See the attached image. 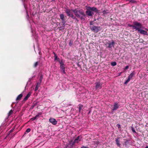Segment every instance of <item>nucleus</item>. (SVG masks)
<instances>
[{
  "mask_svg": "<svg viewBox=\"0 0 148 148\" xmlns=\"http://www.w3.org/2000/svg\"><path fill=\"white\" fill-rule=\"evenodd\" d=\"M75 16L79 18L81 20L84 21L86 18V14L83 10H78L75 9L72 10Z\"/></svg>",
  "mask_w": 148,
  "mask_h": 148,
  "instance_id": "obj_1",
  "label": "nucleus"
},
{
  "mask_svg": "<svg viewBox=\"0 0 148 148\" xmlns=\"http://www.w3.org/2000/svg\"><path fill=\"white\" fill-rule=\"evenodd\" d=\"M86 15L90 16H92L94 14L93 11L96 13H99V10L97 9L94 7H91L90 6L86 7Z\"/></svg>",
  "mask_w": 148,
  "mask_h": 148,
  "instance_id": "obj_2",
  "label": "nucleus"
},
{
  "mask_svg": "<svg viewBox=\"0 0 148 148\" xmlns=\"http://www.w3.org/2000/svg\"><path fill=\"white\" fill-rule=\"evenodd\" d=\"M90 29L91 31L95 34L101 31L102 29V28L100 26L96 25L90 26Z\"/></svg>",
  "mask_w": 148,
  "mask_h": 148,
  "instance_id": "obj_3",
  "label": "nucleus"
},
{
  "mask_svg": "<svg viewBox=\"0 0 148 148\" xmlns=\"http://www.w3.org/2000/svg\"><path fill=\"white\" fill-rule=\"evenodd\" d=\"M60 19L62 21L61 23L62 27H60V30L64 29L65 25L66 22V18H65L64 15L63 14H60Z\"/></svg>",
  "mask_w": 148,
  "mask_h": 148,
  "instance_id": "obj_4",
  "label": "nucleus"
},
{
  "mask_svg": "<svg viewBox=\"0 0 148 148\" xmlns=\"http://www.w3.org/2000/svg\"><path fill=\"white\" fill-rule=\"evenodd\" d=\"M141 25L140 27H138L136 31H137L141 34L147 35L148 34L147 32L141 29L143 28V26L142 23H141Z\"/></svg>",
  "mask_w": 148,
  "mask_h": 148,
  "instance_id": "obj_5",
  "label": "nucleus"
},
{
  "mask_svg": "<svg viewBox=\"0 0 148 148\" xmlns=\"http://www.w3.org/2000/svg\"><path fill=\"white\" fill-rule=\"evenodd\" d=\"M115 44V42L113 40H112L111 42L108 40L105 44V45L106 48H111L112 47H114Z\"/></svg>",
  "mask_w": 148,
  "mask_h": 148,
  "instance_id": "obj_6",
  "label": "nucleus"
},
{
  "mask_svg": "<svg viewBox=\"0 0 148 148\" xmlns=\"http://www.w3.org/2000/svg\"><path fill=\"white\" fill-rule=\"evenodd\" d=\"M134 25H132L130 24H128V26L129 27H132L134 29L136 30L138 27H140L141 25V23L137 22V21H134L133 22Z\"/></svg>",
  "mask_w": 148,
  "mask_h": 148,
  "instance_id": "obj_7",
  "label": "nucleus"
},
{
  "mask_svg": "<svg viewBox=\"0 0 148 148\" xmlns=\"http://www.w3.org/2000/svg\"><path fill=\"white\" fill-rule=\"evenodd\" d=\"M73 10H70L69 9H66L65 11L66 13L67 16H69L73 14L72 12Z\"/></svg>",
  "mask_w": 148,
  "mask_h": 148,
  "instance_id": "obj_8",
  "label": "nucleus"
},
{
  "mask_svg": "<svg viewBox=\"0 0 148 148\" xmlns=\"http://www.w3.org/2000/svg\"><path fill=\"white\" fill-rule=\"evenodd\" d=\"M49 121L53 125H56L57 123V121L55 119L50 118L49 119Z\"/></svg>",
  "mask_w": 148,
  "mask_h": 148,
  "instance_id": "obj_9",
  "label": "nucleus"
},
{
  "mask_svg": "<svg viewBox=\"0 0 148 148\" xmlns=\"http://www.w3.org/2000/svg\"><path fill=\"white\" fill-rule=\"evenodd\" d=\"M120 105L118 103H114L113 106V108L112 110L114 111L116 110L119 108Z\"/></svg>",
  "mask_w": 148,
  "mask_h": 148,
  "instance_id": "obj_10",
  "label": "nucleus"
},
{
  "mask_svg": "<svg viewBox=\"0 0 148 148\" xmlns=\"http://www.w3.org/2000/svg\"><path fill=\"white\" fill-rule=\"evenodd\" d=\"M102 84L99 82H97L96 83L95 86L96 89L97 90L100 89L101 88Z\"/></svg>",
  "mask_w": 148,
  "mask_h": 148,
  "instance_id": "obj_11",
  "label": "nucleus"
},
{
  "mask_svg": "<svg viewBox=\"0 0 148 148\" xmlns=\"http://www.w3.org/2000/svg\"><path fill=\"white\" fill-rule=\"evenodd\" d=\"M31 93L30 92H29L26 95V96L23 99V101L25 102L30 97V95H31Z\"/></svg>",
  "mask_w": 148,
  "mask_h": 148,
  "instance_id": "obj_12",
  "label": "nucleus"
},
{
  "mask_svg": "<svg viewBox=\"0 0 148 148\" xmlns=\"http://www.w3.org/2000/svg\"><path fill=\"white\" fill-rule=\"evenodd\" d=\"M120 137H118L116 138L115 141L116 143V144L117 145V146L120 147L121 146V144L120 143Z\"/></svg>",
  "mask_w": 148,
  "mask_h": 148,
  "instance_id": "obj_13",
  "label": "nucleus"
},
{
  "mask_svg": "<svg viewBox=\"0 0 148 148\" xmlns=\"http://www.w3.org/2000/svg\"><path fill=\"white\" fill-rule=\"evenodd\" d=\"M53 54L54 55V60H57L58 62L60 60L59 58L57 57V55L54 52H53Z\"/></svg>",
  "mask_w": 148,
  "mask_h": 148,
  "instance_id": "obj_14",
  "label": "nucleus"
},
{
  "mask_svg": "<svg viewBox=\"0 0 148 148\" xmlns=\"http://www.w3.org/2000/svg\"><path fill=\"white\" fill-rule=\"evenodd\" d=\"M125 141L124 142L123 144L125 146H127L129 143L130 140L127 139H124Z\"/></svg>",
  "mask_w": 148,
  "mask_h": 148,
  "instance_id": "obj_15",
  "label": "nucleus"
},
{
  "mask_svg": "<svg viewBox=\"0 0 148 148\" xmlns=\"http://www.w3.org/2000/svg\"><path fill=\"white\" fill-rule=\"evenodd\" d=\"M23 95L22 94H20L17 97L16 99V101H18L20 100L21 99V98L23 97Z\"/></svg>",
  "mask_w": 148,
  "mask_h": 148,
  "instance_id": "obj_16",
  "label": "nucleus"
},
{
  "mask_svg": "<svg viewBox=\"0 0 148 148\" xmlns=\"http://www.w3.org/2000/svg\"><path fill=\"white\" fill-rule=\"evenodd\" d=\"M41 83H40V82H38L37 83V85L35 88V91H36L37 90H38L39 87L40 86V85Z\"/></svg>",
  "mask_w": 148,
  "mask_h": 148,
  "instance_id": "obj_17",
  "label": "nucleus"
},
{
  "mask_svg": "<svg viewBox=\"0 0 148 148\" xmlns=\"http://www.w3.org/2000/svg\"><path fill=\"white\" fill-rule=\"evenodd\" d=\"M135 73L134 72H132L130 75L129 76L128 78H129L130 79H131L134 75H135Z\"/></svg>",
  "mask_w": 148,
  "mask_h": 148,
  "instance_id": "obj_18",
  "label": "nucleus"
},
{
  "mask_svg": "<svg viewBox=\"0 0 148 148\" xmlns=\"http://www.w3.org/2000/svg\"><path fill=\"white\" fill-rule=\"evenodd\" d=\"M75 144V143H73V140H71L70 141L69 143V145H70L71 147H72Z\"/></svg>",
  "mask_w": 148,
  "mask_h": 148,
  "instance_id": "obj_19",
  "label": "nucleus"
},
{
  "mask_svg": "<svg viewBox=\"0 0 148 148\" xmlns=\"http://www.w3.org/2000/svg\"><path fill=\"white\" fill-rule=\"evenodd\" d=\"M40 62V61H38L35 62L33 65V67L34 68H36L38 65V64Z\"/></svg>",
  "mask_w": 148,
  "mask_h": 148,
  "instance_id": "obj_20",
  "label": "nucleus"
},
{
  "mask_svg": "<svg viewBox=\"0 0 148 148\" xmlns=\"http://www.w3.org/2000/svg\"><path fill=\"white\" fill-rule=\"evenodd\" d=\"M42 114V112H38L37 114L35 117H36V119L38 118L39 117V116L41 115Z\"/></svg>",
  "mask_w": 148,
  "mask_h": 148,
  "instance_id": "obj_21",
  "label": "nucleus"
},
{
  "mask_svg": "<svg viewBox=\"0 0 148 148\" xmlns=\"http://www.w3.org/2000/svg\"><path fill=\"white\" fill-rule=\"evenodd\" d=\"M83 107V106L81 105H79V111L80 112L82 110V108Z\"/></svg>",
  "mask_w": 148,
  "mask_h": 148,
  "instance_id": "obj_22",
  "label": "nucleus"
},
{
  "mask_svg": "<svg viewBox=\"0 0 148 148\" xmlns=\"http://www.w3.org/2000/svg\"><path fill=\"white\" fill-rule=\"evenodd\" d=\"M43 79V76L42 75H41L40 76V78L39 79V82L41 83L42 80Z\"/></svg>",
  "mask_w": 148,
  "mask_h": 148,
  "instance_id": "obj_23",
  "label": "nucleus"
},
{
  "mask_svg": "<svg viewBox=\"0 0 148 148\" xmlns=\"http://www.w3.org/2000/svg\"><path fill=\"white\" fill-rule=\"evenodd\" d=\"M13 111L12 110H11L8 113V116H10L13 113Z\"/></svg>",
  "mask_w": 148,
  "mask_h": 148,
  "instance_id": "obj_24",
  "label": "nucleus"
},
{
  "mask_svg": "<svg viewBox=\"0 0 148 148\" xmlns=\"http://www.w3.org/2000/svg\"><path fill=\"white\" fill-rule=\"evenodd\" d=\"M58 62H59L60 64V65H65L64 64V63L63 61L62 60H60Z\"/></svg>",
  "mask_w": 148,
  "mask_h": 148,
  "instance_id": "obj_25",
  "label": "nucleus"
},
{
  "mask_svg": "<svg viewBox=\"0 0 148 148\" xmlns=\"http://www.w3.org/2000/svg\"><path fill=\"white\" fill-rule=\"evenodd\" d=\"M111 65L112 66H114L116 65V63L115 62H112Z\"/></svg>",
  "mask_w": 148,
  "mask_h": 148,
  "instance_id": "obj_26",
  "label": "nucleus"
},
{
  "mask_svg": "<svg viewBox=\"0 0 148 148\" xmlns=\"http://www.w3.org/2000/svg\"><path fill=\"white\" fill-rule=\"evenodd\" d=\"M73 40H71L69 42V45L70 46H71L73 44Z\"/></svg>",
  "mask_w": 148,
  "mask_h": 148,
  "instance_id": "obj_27",
  "label": "nucleus"
},
{
  "mask_svg": "<svg viewBox=\"0 0 148 148\" xmlns=\"http://www.w3.org/2000/svg\"><path fill=\"white\" fill-rule=\"evenodd\" d=\"M130 80V79L129 78H128V79L124 82V84H127L129 82Z\"/></svg>",
  "mask_w": 148,
  "mask_h": 148,
  "instance_id": "obj_28",
  "label": "nucleus"
},
{
  "mask_svg": "<svg viewBox=\"0 0 148 148\" xmlns=\"http://www.w3.org/2000/svg\"><path fill=\"white\" fill-rule=\"evenodd\" d=\"M65 65H60V69L61 70L64 69H65Z\"/></svg>",
  "mask_w": 148,
  "mask_h": 148,
  "instance_id": "obj_29",
  "label": "nucleus"
},
{
  "mask_svg": "<svg viewBox=\"0 0 148 148\" xmlns=\"http://www.w3.org/2000/svg\"><path fill=\"white\" fill-rule=\"evenodd\" d=\"M73 141V143H74L75 144L76 143H78L79 142L76 139H75Z\"/></svg>",
  "mask_w": 148,
  "mask_h": 148,
  "instance_id": "obj_30",
  "label": "nucleus"
},
{
  "mask_svg": "<svg viewBox=\"0 0 148 148\" xmlns=\"http://www.w3.org/2000/svg\"><path fill=\"white\" fill-rule=\"evenodd\" d=\"M69 16L71 17L73 19H75L76 18V16H74V15L73 14L71 16Z\"/></svg>",
  "mask_w": 148,
  "mask_h": 148,
  "instance_id": "obj_31",
  "label": "nucleus"
},
{
  "mask_svg": "<svg viewBox=\"0 0 148 148\" xmlns=\"http://www.w3.org/2000/svg\"><path fill=\"white\" fill-rule=\"evenodd\" d=\"M130 2L132 3H136V1L134 0H130Z\"/></svg>",
  "mask_w": 148,
  "mask_h": 148,
  "instance_id": "obj_32",
  "label": "nucleus"
},
{
  "mask_svg": "<svg viewBox=\"0 0 148 148\" xmlns=\"http://www.w3.org/2000/svg\"><path fill=\"white\" fill-rule=\"evenodd\" d=\"M80 138V137L79 136H78L76 138V139L79 140V141H80L81 140V138Z\"/></svg>",
  "mask_w": 148,
  "mask_h": 148,
  "instance_id": "obj_33",
  "label": "nucleus"
},
{
  "mask_svg": "<svg viewBox=\"0 0 148 148\" xmlns=\"http://www.w3.org/2000/svg\"><path fill=\"white\" fill-rule=\"evenodd\" d=\"M31 131V129L30 128H28L26 130V132H27V133H28L29 132Z\"/></svg>",
  "mask_w": 148,
  "mask_h": 148,
  "instance_id": "obj_34",
  "label": "nucleus"
},
{
  "mask_svg": "<svg viewBox=\"0 0 148 148\" xmlns=\"http://www.w3.org/2000/svg\"><path fill=\"white\" fill-rule=\"evenodd\" d=\"M36 117H33V118H31V119H30V120L32 121H34V120H35L36 119Z\"/></svg>",
  "mask_w": 148,
  "mask_h": 148,
  "instance_id": "obj_35",
  "label": "nucleus"
},
{
  "mask_svg": "<svg viewBox=\"0 0 148 148\" xmlns=\"http://www.w3.org/2000/svg\"><path fill=\"white\" fill-rule=\"evenodd\" d=\"M103 14L104 15H105V14H106L107 12L106 10H104L103 12Z\"/></svg>",
  "mask_w": 148,
  "mask_h": 148,
  "instance_id": "obj_36",
  "label": "nucleus"
},
{
  "mask_svg": "<svg viewBox=\"0 0 148 148\" xmlns=\"http://www.w3.org/2000/svg\"><path fill=\"white\" fill-rule=\"evenodd\" d=\"M132 130L133 132L136 133V132L135 130L132 127Z\"/></svg>",
  "mask_w": 148,
  "mask_h": 148,
  "instance_id": "obj_37",
  "label": "nucleus"
},
{
  "mask_svg": "<svg viewBox=\"0 0 148 148\" xmlns=\"http://www.w3.org/2000/svg\"><path fill=\"white\" fill-rule=\"evenodd\" d=\"M90 26H92V25H93V22H92V21H90Z\"/></svg>",
  "mask_w": 148,
  "mask_h": 148,
  "instance_id": "obj_38",
  "label": "nucleus"
},
{
  "mask_svg": "<svg viewBox=\"0 0 148 148\" xmlns=\"http://www.w3.org/2000/svg\"><path fill=\"white\" fill-rule=\"evenodd\" d=\"M129 68V66H126L124 68V69L125 70H127V69Z\"/></svg>",
  "mask_w": 148,
  "mask_h": 148,
  "instance_id": "obj_39",
  "label": "nucleus"
},
{
  "mask_svg": "<svg viewBox=\"0 0 148 148\" xmlns=\"http://www.w3.org/2000/svg\"><path fill=\"white\" fill-rule=\"evenodd\" d=\"M62 71H63V73L64 74H66V72L65 71V69H62Z\"/></svg>",
  "mask_w": 148,
  "mask_h": 148,
  "instance_id": "obj_40",
  "label": "nucleus"
},
{
  "mask_svg": "<svg viewBox=\"0 0 148 148\" xmlns=\"http://www.w3.org/2000/svg\"><path fill=\"white\" fill-rule=\"evenodd\" d=\"M117 127H118V128H121V125H120V124H117Z\"/></svg>",
  "mask_w": 148,
  "mask_h": 148,
  "instance_id": "obj_41",
  "label": "nucleus"
},
{
  "mask_svg": "<svg viewBox=\"0 0 148 148\" xmlns=\"http://www.w3.org/2000/svg\"><path fill=\"white\" fill-rule=\"evenodd\" d=\"M74 20H75V21H77V22H78L79 21L76 18Z\"/></svg>",
  "mask_w": 148,
  "mask_h": 148,
  "instance_id": "obj_42",
  "label": "nucleus"
},
{
  "mask_svg": "<svg viewBox=\"0 0 148 148\" xmlns=\"http://www.w3.org/2000/svg\"><path fill=\"white\" fill-rule=\"evenodd\" d=\"M122 72H121L120 73H119V75H118V76H120L121 74L122 73Z\"/></svg>",
  "mask_w": 148,
  "mask_h": 148,
  "instance_id": "obj_43",
  "label": "nucleus"
},
{
  "mask_svg": "<svg viewBox=\"0 0 148 148\" xmlns=\"http://www.w3.org/2000/svg\"><path fill=\"white\" fill-rule=\"evenodd\" d=\"M96 143L97 144H98L99 143V141H97L96 142Z\"/></svg>",
  "mask_w": 148,
  "mask_h": 148,
  "instance_id": "obj_44",
  "label": "nucleus"
},
{
  "mask_svg": "<svg viewBox=\"0 0 148 148\" xmlns=\"http://www.w3.org/2000/svg\"><path fill=\"white\" fill-rule=\"evenodd\" d=\"M83 147L84 148H88V147H85L84 146H83Z\"/></svg>",
  "mask_w": 148,
  "mask_h": 148,
  "instance_id": "obj_45",
  "label": "nucleus"
},
{
  "mask_svg": "<svg viewBox=\"0 0 148 148\" xmlns=\"http://www.w3.org/2000/svg\"><path fill=\"white\" fill-rule=\"evenodd\" d=\"M13 131V130H11L10 131V132H12Z\"/></svg>",
  "mask_w": 148,
  "mask_h": 148,
  "instance_id": "obj_46",
  "label": "nucleus"
},
{
  "mask_svg": "<svg viewBox=\"0 0 148 148\" xmlns=\"http://www.w3.org/2000/svg\"><path fill=\"white\" fill-rule=\"evenodd\" d=\"M145 148H148V146H146L145 147Z\"/></svg>",
  "mask_w": 148,
  "mask_h": 148,
  "instance_id": "obj_47",
  "label": "nucleus"
},
{
  "mask_svg": "<svg viewBox=\"0 0 148 148\" xmlns=\"http://www.w3.org/2000/svg\"><path fill=\"white\" fill-rule=\"evenodd\" d=\"M81 148H84V147H83V146L81 147Z\"/></svg>",
  "mask_w": 148,
  "mask_h": 148,
  "instance_id": "obj_48",
  "label": "nucleus"
},
{
  "mask_svg": "<svg viewBox=\"0 0 148 148\" xmlns=\"http://www.w3.org/2000/svg\"><path fill=\"white\" fill-rule=\"evenodd\" d=\"M130 0H129V1L130 2Z\"/></svg>",
  "mask_w": 148,
  "mask_h": 148,
  "instance_id": "obj_49",
  "label": "nucleus"
}]
</instances>
